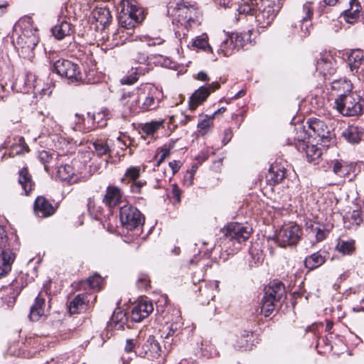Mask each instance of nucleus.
Returning a JSON list of instances; mask_svg holds the SVG:
<instances>
[{
	"label": "nucleus",
	"mask_w": 364,
	"mask_h": 364,
	"mask_svg": "<svg viewBox=\"0 0 364 364\" xmlns=\"http://www.w3.org/2000/svg\"><path fill=\"white\" fill-rule=\"evenodd\" d=\"M19 28L21 33H13L12 42L20 57L33 61L35 48L38 43V30L34 27L31 17L25 16L19 20L16 28Z\"/></svg>",
	"instance_id": "nucleus-1"
},
{
	"label": "nucleus",
	"mask_w": 364,
	"mask_h": 364,
	"mask_svg": "<svg viewBox=\"0 0 364 364\" xmlns=\"http://www.w3.org/2000/svg\"><path fill=\"white\" fill-rule=\"evenodd\" d=\"M53 70L60 77L66 78L69 83L95 84L97 82L94 77V70L86 73L85 77H83L79 65L68 60L59 59L56 60L53 65Z\"/></svg>",
	"instance_id": "nucleus-2"
},
{
	"label": "nucleus",
	"mask_w": 364,
	"mask_h": 364,
	"mask_svg": "<svg viewBox=\"0 0 364 364\" xmlns=\"http://www.w3.org/2000/svg\"><path fill=\"white\" fill-rule=\"evenodd\" d=\"M282 5L280 0H252V16L260 28H265L276 17Z\"/></svg>",
	"instance_id": "nucleus-3"
},
{
	"label": "nucleus",
	"mask_w": 364,
	"mask_h": 364,
	"mask_svg": "<svg viewBox=\"0 0 364 364\" xmlns=\"http://www.w3.org/2000/svg\"><path fill=\"white\" fill-rule=\"evenodd\" d=\"M118 9H120L118 16L119 26L133 33V29L144 18L141 8L138 6L135 0H120Z\"/></svg>",
	"instance_id": "nucleus-4"
},
{
	"label": "nucleus",
	"mask_w": 364,
	"mask_h": 364,
	"mask_svg": "<svg viewBox=\"0 0 364 364\" xmlns=\"http://www.w3.org/2000/svg\"><path fill=\"white\" fill-rule=\"evenodd\" d=\"M307 133L304 126L296 128L294 145L299 151L304 152L308 161L317 164L321 156V150L315 144L316 141L307 139Z\"/></svg>",
	"instance_id": "nucleus-5"
},
{
	"label": "nucleus",
	"mask_w": 364,
	"mask_h": 364,
	"mask_svg": "<svg viewBox=\"0 0 364 364\" xmlns=\"http://www.w3.org/2000/svg\"><path fill=\"white\" fill-rule=\"evenodd\" d=\"M334 103V107L344 116H357L363 112V107L360 96L351 91L339 94Z\"/></svg>",
	"instance_id": "nucleus-6"
},
{
	"label": "nucleus",
	"mask_w": 364,
	"mask_h": 364,
	"mask_svg": "<svg viewBox=\"0 0 364 364\" xmlns=\"http://www.w3.org/2000/svg\"><path fill=\"white\" fill-rule=\"evenodd\" d=\"M302 231L300 227L294 223L283 225L275 234L277 242L281 247L296 245L301 239Z\"/></svg>",
	"instance_id": "nucleus-7"
},
{
	"label": "nucleus",
	"mask_w": 364,
	"mask_h": 364,
	"mask_svg": "<svg viewBox=\"0 0 364 364\" xmlns=\"http://www.w3.org/2000/svg\"><path fill=\"white\" fill-rule=\"evenodd\" d=\"M119 219L122 225L129 230L142 225L144 222V217L140 211L130 204H126L120 208Z\"/></svg>",
	"instance_id": "nucleus-8"
},
{
	"label": "nucleus",
	"mask_w": 364,
	"mask_h": 364,
	"mask_svg": "<svg viewBox=\"0 0 364 364\" xmlns=\"http://www.w3.org/2000/svg\"><path fill=\"white\" fill-rule=\"evenodd\" d=\"M141 112L153 110L159 107L156 99L157 90L149 84H142L137 87Z\"/></svg>",
	"instance_id": "nucleus-9"
},
{
	"label": "nucleus",
	"mask_w": 364,
	"mask_h": 364,
	"mask_svg": "<svg viewBox=\"0 0 364 364\" xmlns=\"http://www.w3.org/2000/svg\"><path fill=\"white\" fill-rule=\"evenodd\" d=\"M307 139H312L316 143L326 142L330 137V130L326 123L318 119H310L308 122Z\"/></svg>",
	"instance_id": "nucleus-10"
},
{
	"label": "nucleus",
	"mask_w": 364,
	"mask_h": 364,
	"mask_svg": "<svg viewBox=\"0 0 364 364\" xmlns=\"http://www.w3.org/2000/svg\"><path fill=\"white\" fill-rule=\"evenodd\" d=\"M225 237L227 240L233 241V244L235 245V243L240 245L241 242L247 240L250 237V233L241 224L230 223L225 228Z\"/></svg>",
	"instance_id": "nucleus-11"
},
{
	"label": "nucleus",
	"mask_w": 364,
	"mask_h": 364,
	"mask_svg": "<svg viewBox=\"0 0 364 364\" xmlns=\"http://www.w3.org/2000/svg\"><path fill=\"white\" fill-rule=\"evenodd\" d=\"M313 15L312 6L311 2L305 3L302 8L297 11L296 16L300 25L299 35L301 37H306L310 33L311 27V18Z\"/></svg>",
	"instance_id": "nucleus-12"
},
{
	"label": "nucleus",
	"mask_w": 364,
	"mask_h": 364,
	"mask_svg": "<svg viewBox=\"0 0 364 364\" xmlns=\"http://www.w3.org/2000/svg\"><path fill=\"white\" fill-rule=\"evenodd\" d=\"M161 348L159 343L154 337L149 336L146 341L140 347L137 348L136 353L141 357H147L149 360H154L161 355Z\"/></svg>",
	"instance_id": "nucleus-13"
},
{
	"label": "nucleus",
	"mask_w": 364,
	"mask_h": 364,
	"mask_svg": "<svg viewBox=\"0 0 364 364\" xmlns=\"http://www.w3.org/2000/svg\"><path fill=\"white\" fill-rule=\"evenodd\" d=\"M337 68V63L329 52L321 53L316 63V70L325 77L333 75Z\"/></svg>",
	"instance_id": "nucleus-14"
},
{
	"label": "nucleus",
	"mask_w": 364,
	"mask_h": 364,
	"mask_svg": "<svg viewBox=\"0 0 364 364\" xmlns=\"http://www.w3.org/2000/svg\"><path fill=\"white\" fill-rule=\"evenodd\" d=\"M219 87L220 84L216 82L198 88L191 97L189 103L190 109L191 110L196 109L199 105L205 101L211 92L218 89Z\"/></svg>",
	"instance_id": "nucleus-15"
},
{
	"label": "nucleus",
	"mask_w": 364,
	"mask_h": 364,
	"mask_svg": "<svg viewBox=\"0 0 364 364\" xmlns=\"http://www.w3.org/2000/svg\"><path fill=\"white\" fill-rule=\"evenodd\" d=\"M102 115H105V114L96 113L90 114L87 113L86 116H84L76 113L75 115V127L74 129L82 132H90L95 128L96 118H100Z\"/></svg>",
	"instance_id": "nucleus-16"
},
{
	"label": "nucleus",
	"mask_w": 364,
	"mask_h": 364,
	"mask_svg": "<svg viewBox=\"0 0 364 364\" xmlns=\"http://www.w3.org/2000/svg\"><path fill=\"white\" fill-rule=\"evenodd\" d=\"M154 310L152 303L146 299H141L132 309L131 318L134 322H140L146 318Z\"/></svg>",
	"instance_id": "nucleus-17"
},
{
	"label": "nucleus",
	"mask_w": 364,
	"mask_h": 364,
	"mask_svg": "<svg viewBox=\"0 0 364 364\" xmlns=\"http://www.w3.org/2000/svg\"><path fill=\"white\" fill-rule=\"evenodd\" d=\"M34 213L38 218H47L53 215L56 208L43 196H38L33 205Z\"/></svg>",
	"instance_id": "nucleus-18"
},
{
	"label": "nucleus",
	"mask_w": 364,
	"mask_h": 364,
	"mask_svg": "<svg viewBox=\"0 0 364 364\" xmlns=\"http://www.w3.org/2000/svg\"><path fill=\"white\" fill-rule=\"evenodd\" d=\"M137 41V36L134 37L131 31H127L121 26L111 37L108 38V41H110L109 46L112 47L123 45L127 41Z\"/></svg>",
	"instance_id": "nucleus-19"
},
{
	"label": "nucleus",
	"mask_w": 364,
	"mask_h": 364,
	"mask_svg": "<svg viewBox=\"0 0 364 364\" xmlns=\"http://www.w3.org/2000/svg\"><path fill=\"white\" fill-rule=\"evenodd\" d=\"M123 104L126 114H135L141 112L137 89L132 93L124 95Z\"/></svg>",
	"instance_id": "nucleus-20"
},
{
	"label": "nucleus",
	"mask_w": 364,
	"mask_h": 364,
	"mask_svg": "<svg viewBox=\"0 0 364 364\" xmlns=\"http://www.w3.org/2000/svg\"><path fill=\"white\" fill-rule=\"evenodd\" d=\"M122 198V193L117 186H109L107 188L106 193L103 198V203L112 208L119 205Z\"/></svg>",
	"instance_id": "nucleus-21"
},
{
	"label": "nucleus",
	"mask_w": 364,
	"mask_h": 364,
	"mask_svg": "<svg viewBox=\"0 0 364 364\" xmlns=\"http://www.w3.org/2000/svg\"><path fill=\"white\" fill-rule=\"evenodd\" d=\"M43 291H41L36 298L34 304L31 306L30 310V319L33 321H38L45 315V297Z\"/></svg>",
	"instance_id": "nucleus-22"
},
{
	"label": "nucleus",
	"mask_w": 364,
	"mask_h": 364,
	"mask_svg": "<svg viewBox=\"0 0 364 364\" xmlns=\"http://www.w3.org/2000/svg\"><path fill=\"white\" fill-rule=\"evenodd\" d=\"M286 177V168L280 164L275 163L269 167L267 175V180L270 185H275L281 183Z\"/></svg>",
	"instance_id": "nucleus-23"
},
{
	"label": "nucleus",
	"mask_w": 364,
	"mask_h": 364,
	"mask_svg": "<svg viewBox=\"0 0 364 364\" xmlns=\"http://www.w3.org/2000/svg\"><path fill=\"white\" fill-rule=\"evenodd\" d=\"M16 259V253L12 250L0 252V278L5 277L11 269Z\"/></svg>",
	"instance_id": "nucleus-24"
},
{
	"label": "nucleus",
	"mask_w": 364,
	"mask_h": 364,
	"mask_svg": "<svg viewBox=\"0 0 364 364\" xmlns=\"http://www.w3.org/2000/svg\"><path fill=\"white\" fill-rule=\"evenodd\" d=\"M284 293V287L281 282L273 281L264 288L265 298L279 301Z\"/></svg>",
	"instance_id": "nucleus-25"
},
{
	"label": "nucleus",
	"mask_w": 364,
	"mask_h": 364,
	"mask_svg": "<svg viewBox=\"0 0 364 364\" xmlns=\"http://www.w3.org/2000/svg\"><path fill=\"white\" fill-rule=\"evenodd\" d=\"M221 41L218 53L223 56H230L235 51V46H234L233 36H230L226 33H221L218 36Z\"/></svg>",
	"instance_id": "nucleus-26"
},
{
	"label": "nucleus",
	"mask_w": 364,
	"mask_h": 364,
	"mask_svg": "<svg viewBox=\"0 0 364 364\" xmlns=\"http://www.w3.org/2000/svg\"><path fill=\"white\" fill-rule=\"evenodd\" d=\"M306 230L311 237H315L316 242H319L323 240L328 233V231L323 225L315 222L306 223Z\"/></svg>",
	"instance_id": "nucleus-27"
},
{
	"label": "nucleus",
	"mask_w": 364,
	"mask_h": 364,
	"mask_svg": "<svg viewBox=\"0 0 364 364\" xmlns=\"http://www.w3.org/2000/svg\"><path fill=\"white\" fill-rule=\"evenodd\" d=\"M363 60L364 54L362 50L355 49L350 51L348 57V61L350 70L353 74H358Z\"/></svg>",
	"instance_id": "nucleus-28"
},
{
	"label": "nucleus",
	"mask_w": 364,
	"mask_h": 364,
	"mask_svg": "<svg viewBox=\"0 0 364 364\" xmlns=\"http://www.w3.org/2000/svg\"><path fill=\"white\" fill-rule=\"evenodd\" d=\"M58 178L69 183H75L78 182L80 176L75 173L73 168L70 165H64L58 167Z\"/></svg>",
	"instance_id": "nucleus-29"
},
{
	"label": "nucleus",
	"mask_w": 364,
	"mask_h": 364,
	"mask_svg": "<svg viewBox=\"0 0 364 364\" xmlns=\"http://www.w3.org/2000/svg\"><path fill=\"white\" fill-rule=\"evenodd\" d=\"M87 296L81 294L77 295L73 301L70 303L68 309L71 314H80L85 311L87 306Z\"/></svg>",
	"instance_id": "nucleus-30"
},
{
	"label": "nucleus",
	"mask_w": 364,
	"mask_h": 364,
	"mask_svg": "<svg viewBox=\"0 0 364 364\" xmlns=\"http://www.w3.org/2000/svg\"><path fill=\"white\" fill-rule=\"evenodd\" d=\"M342 136L350 144L358 143L363 136L362 129L358 126L349 125L343 131Z\"/></svg>",
	"instance_id": "nucleus-31"
},
{
	"label": "nucleus",
	"mask_w": 364,
	"mask_h": 364,
	"mask_svg": "<svg viewBox=\"0 0 364 364\" xmlns=\"http://www.w3.org/2000/svg\"><path fill=\"white\" fill-rule=\"evenodd\" d=\"M146 73H147L146 66L133 67L131 68L129 74L120 80V82L123 85H133L139 80L140 75H144Z\"/></svg>",
	"instance_id": "nucleus-32"
},
{
	"label": "nucleus",
	"mask_w": 364,
	"mask_h": 364,
	"mask_svg": "<svg viewBox=\"0 0 364 364\" xmlns=\"http://www.w3.org/2000/svg\"><path fill=\"white\" fill-rule=\"evenodd\" d=\"M326 254L325 252H317L306 257L304 260L305 267L309 269H316L322 265L326 260Z\"/></svg>",
	"instance_id": "nucleus-33"
},
{
	"label": "nucleus",
	"mask_w": 364,
	"mask_h": 364,
	"mask_svg": "<svg viewBox=\"0 0 364 364\" xmlns=\"http://www.w3.org/2000/svg\"><path fill=\"white\" fill-rule=\"evenodd\" d=\"M92 17L103 28L109 23L112 18L109 10L105 7L96 8L92 12Z\"/></svg>",
	"instance_id": "nucleus-34"
},
{
	"label": "nucleus",
	"mask_w": 364,
	"mask_h": 364,
	"mask_svg": "<svg viewBox=\"0 0 364 364\" xmlns=\"http://www.w3.org/2000/svg\"><path fill=\"white\" fill-rule=\"evenodd\" d=\"M71 31V24L65 20L59 22L52 28L53 35L58 40L70 35Z\"/></svg>",
	"instance_id": "nucleus-35"
},
{
	"label": "nucleus",
	"mask_w": 364,
	"mask_h": 364,
	"mask_svg": "<svg viewBox=\"0 0 364 364\" xmlns=\"http://www.w3.org/2000/svg\"><path fill=\"white\" fill-rule=\"evenodd\" d=\"M362 9L360 4L358 0H351L350 1V8L345 11L344 17L349 23H353L358 17L359 13Z\"/></svg>",
	"instance_id": "nucleus-36"
},
{
	"label": "nucleus",
	"mask_w": 364,
	"mask_h": 364,
	"mask_svg": "<svg viewBox=\"0 0 364 364\" xmlns=\"http://www.w3.org/2000/svg\"><path fill=\"white\" fill-rule=\"evenodd\" d=\"M18 183L21 186L26 195H28L33 189V183L31 175L28 173V170L26 168H22L19 171Z\"/></svg>",
	"instance_id": "nucleus-37"
},
{
	"label": "nucleus",
	"mask_w": 364,
	"mask_h": 364,
	"mask_svg": "<svg viewBox=\"0 0 364 364\" xmlns=\"http://www.w3.org/2000/svg\"><path fill=\"white\" fill-rule=\"evenodd\" d=\"M28 146L25 143L23 137L19 136L16 139V141L11 146L9 156L13 157L23 154L24 152H28Z\"/></svg>",
	"instance_id": "nucleus-38"
},
{
	"label": "nucleus",
	"mask_w": 364,
	"mask_h": 364,
	"mask_svg": "<svg viewBox=\"0 0 364 364\" xmlns=\"http://www.w3.org/2000/svg\"><path fill=\"white\" fill-rule=\"evenodd\" d=\"M332 169L333 173L338 176L346 177L350 173L352 166L346 162L336 160L333 161Z\"/></svg>",
	"instance_id": "nucleus-39"
},
{
	"label": "nucleus",
	"mask_w": 364,
	"mask_h": 364,
	"mask_svg": "<svg viewBox=\"0 0 364 364\" xmlns=\"http://www.w3.org/2000/svg\"><path fill=\"white\" fill-rule=\"evenodd\" d=\"M336 250L344 255H351L355 250V241L353 240H340L336 247Z\"/></svg>",
	"instance_id": "nucleus-40"
},
{
	"label": "nucleus",
	"mask_w": 364,
	"mask_h": 364,
	"mask_svg": "<svg viewBox=\"0 0 364 364\" xmlns=\"http://www.w3.org/2000/svg\"><path fill=\"white\" fill-rule=\"evenodd\" d=\"M176 327L173 328V325L167 326L164 327V331L161 337L164 338V348L167 350L171 349V346L173 341V336L176 332Z\"/></svg>",
	"instance_id": "nucleus-41"
},
{
	"label": "nucleus",
	"mask_w": 364,
	"mask_h": 364,
	"mask_svg": "<svg viewBox=\"0 0 364 364\" xmlns=\"http://www.w3.org/2000/svg\"><path fill=\"white\" fill-rule=\"evenodd\" d=\"M192 46L207 52H213L211 46L208 44V36L202 34L191 41Z\"/></svg>",
	"instance_id": "nucleus-42"
},
{
	"label": "nucleus",
	"mask_w": 364,
	"mask_h": 364,
	"mask_svg": "<svg viewBox=\"0 0 364 364\" xmlns=\"http://www.w3.org/2000/svg\"><path fill=\"white\" fill-rule=\"evenodd\" d=\"M178 12V16L180 18L179 21H181V24H185L186 27L188 26H191V22L194 21L192 16V11L184 6L183 8H179Z\"/></svg>",
	"instance_id": "nucleus-43"
},
{
	"label": "nucleus",
	"mask_w": 364,
	"mask_h": 364,
	"mask_svg": "<svg viewBox=\"0 0 364 364\" xmlns=\"http://www.w3.org/2000/svg\"><path fill=\"white\" fill-rule=\"evenodd\" d=\"M163 120L159 121H151L147 122L142 126V131L147 135H153L159 129L163 127Z\"/></svg>",
	"instance_id": "nucleus-44"
},
{
	"label": "nucleus",
	"mask_w": 364,
	"mask_h": 364,
	"mask_svg": "<svg viewBox=\"0 0 364 364\" xmlns=\"http://www.w3.org/2000/svg\"><path fill=\"white\" fill-rule=\"evenodd\" d=\"M331 88L333 90H337L338 92H343V93H347L348 92L351 90L352 85L350 84V81H348L346 80H335L331 82Z\"/></svg>",
	"instance_id": "nucleus-45"
},
{
	"label": "nucleus",
	"mask_w": 364,
	"mask_h": 364,
	"mask_svg": "<svg viewBox=\"0 0 364 364\" xmlns=\"http://www.w3.org/2000/svg\"><path fill=\"white\" fill-rule=\"evenodd\" d=\"M215 287L216 291H219V281H214L210 282L208 284L205 286L203 289H200V291L202 296H204L208 301L213 300L215 297V294L213 291V288Z\"/></svg>",
	"instance_id": "nucleus-46"
},
{
	"label": "nucleus",
	"mask_w": 364,
	"mask_h": 364,
	"mask_svg": "<svg viewBox=\"0 0 364 364\" xmlns=\"http://www.w3.org/2000/svg\"><path fill=\"white\" fill-rule=\"evenodd\" d=\"M213 119L212 116L205 115L198 122V128L200 134L205 135L208 132L213 125Z\"/></svg>",
	"instance_id": "nucleus-47"
},
{
	"label": "nucleus",
	"mask_w": 364,
	"mask_h": 364,
	"mask_svg": "<svg viewBox=\"0 0 364 364\" xmlns=\"http://www.w3.org/2000/svg\"><path fill=\"white\" fill-rule=\"evenodd\" d=\"M277 302L275 300H272L269 298L263 296L262 300L261 311L264 316H269L275 309V303Z\"/></svg>",
	"instance_id": "nucleus-48"
},
{
	"label": "nucleus",
	"mask_w": 364,
	"mask_h": 364,
	"mask_svg": "<svg viewBox=\"0 0 364 364\" xmlns=\"http://www.w3.org/2000/svg\"><path fill=\"white\" fill-rule=\"evenodd\" d=\"M58 156L55 151L43 150L38 153V159L44 164V168L46 171H48V166L51 163L54 156Z\"/></svg>",
	"instance_id": "nucleus-49"
},
{
	"label": "nucleus",
	"mask_w": 364,
	"mask_h": 364,
	"mask_svg": "<svg viewBox=\"0 0 364 364\" xmlns=\"http://www.w3.org/2000/svg\"><path fill=\"white\" fill-rule=\"evenodd\" d=\"M140 176V168L136 166H131L127 169L122 181H135Z\"/></svg>",
	"instance_id": "nucleus-50"
},
{
	"label": "nucleus",
	"mask_w": 364,
	"mask_h": 364,
	"mask_svg": "<svg viewBox=\"0 0 364 364\" xmlns=\"http://www.w3.org/2000/svg\"><path fill=\"white\" fill-rule=\"evenodd\" d=\"M92 145L95 153L100 156L106 155L110 152V148L109 145L104 141L97 140L95 141Z\"/></svg>",
	"instance_id": "nucleus-51"
},
{
	"label": "nucleus",
	"mask_w": 364,
	"mask_h": 364,
	"mask_svg": "<svg viewBox=\"0 0 364 364\" xmlns=\"http://www.w3.org/2000/svg\"><path fill=\"white\" fill-rule=\"evenodd\" d=\"M102 283V278L98 274H95L93 276L87 279V284L91 289L100 290Z\"/></svg>",
	"instance_id": "nucleus-52"
},
{
	"label": "nucleus",
	"mask_w": 364,
	"mask_h": 364,
	"mask_svg": "<svg viewBox=\"0 0 364 364\" xmlns=\"http://www.w3.org/2000/svg\"><path fill=\"white\" fill-rule=\"evenodd\" d=\"M139 41L141 43H146L148 46L161 45L164 43V40L161 38H152L149 36L139 37Z\"/></svg>",
	"instance_id": "nucleus-53"
},
{
	"label": "nucleus",
	"mask_w": 364,
	"mask_h": 364,
	"mask_svg": "<svg viewBox=\"0 0 364 364\" xmlns=\"http://www.w3.org/2000/svg\"><path fill=\"white\" fill-rule=\"evenodd\" d=\"M248 338L249 334L248 332L246 331L241 333L240 336H237L235 344V348H242L247 347L249 341Z\"/></svg>",
	"instance_id": "nucleus-54"
},
{
	"label": "nucleus",
	"mask_w": 364,
	"mask_h": 364,
	"mask_svg": "<svg viewBox=\"0 0 364 364\" xmlns=\"http://www.w3.org/2000/svg\"><path fill=\"white\" fill-rule=\"evenodd\" d=\"M8 237L5 230L0 226V252L11 250L7 245Z\"/></svg>",
	"instance_id": "nucleus-55"
},
{
	"label": "nucleus",
	"mask_w": 364,
	"mask_h": 364,
	"mask_svg": "<svg viewBox=\"0 0 364 364\" xmlns=\"http://www.w3.org/2000/svg\"><path fill=\"white\" fill-rule=\"evenodd\" d=\"M25 83L28 88L37 89L39 85L36 75L31 73L27 74Z\"/></svg>",
	"instance_id": "nucleus-56"
},
{
	"label": "nucleus",
	"mask_w": 364,
	"mask_h": 364,
	"mask_svg": "<svg viewBox=\"0 0 364 364\" xmlns=\"http://www.w3.org/2000/svg\"><path fill=\"white\" fill-rule=\"evenodd\" d=\"M135 60L139 63L137 67L146 66L147 68V73L150 70V66L148 63V57L144 53H139Z\"/></svg>",
	"instance_id": "nucleus-57"
},
{
	"label": "nucleus",
	"mask_w": 364,
	"mask_h": 364,
	"mask_svg": "<svg viewBox=\"0 0 364 364\" xmlns=\"http://www.w3.org/2000/svg\"><path fill=\"white\" fill-rule=\"evenodd\" d=\"M159 151H160L161 155H160L159 159L156 160V162L155 164V166H158V167L165 160V159L168 157L171 154L170 150L165 147L160 149Z\"/></svg>",
	"instance_id": "nucleus-58"
},
{
	"label": "nucleus",
	"mask_w": 364,
	"mask_h": 364,
	"mask_svg": "<svg viewBox=\"0 0 364 364\" xmlns=\"http://www.w3.org/2000/svg\"><path fill=\"white\" fill-rule=\"evenodd\" d=\"M136 346L137 347L139 346V343H138V341L136 339H127L124 346V351L127 353H131Z\"/></svg>",
	"instance_id": "nucleus-59"
},
{
	"label": "nucleus",
	"mask_w": 364,
	"mask_h": 364,
	"mask_svg": "<svg viewBox=\"0 0 364 364\" xmlns=\"http://www.w3.org/2000/svg\"><path fill=\"white\" fill-rule=\"evenodd\" d=\"M171 196L177 203L181 202V190L176 184L171 186Z\"/></svg>",
	"instance_id": "nucleus-60"
},
{
	"label": "nucleus",
	"mask_w": 364,
	"mask_h": 364,
	"mask_svg": "<svg viewBox=\"0 0 364 364\" xmlns=\"http://www.w3.org/2000/svg\"><path fill=\"white\" fill-rule=\"evenodd\" d=\"M234 46H235V49L237 50L239 48H243L245 46V36L240 34H236V36L233 38Z\"/></svg>",
	"instance_id": "nucleus-61"
},
{
	"label": "nucleus",
	"mask_w": 364,
	"mask_h": 364,
	"mask_svg": "<svg viewBox=\"0 0 364 364\" xmlns=\"http://www.w3.org/2000/svg\"><path fill=\"white\" fill-rule=\"evenodd\" d=\"M117 141L119 142V146L123 149L127 148L130 144V139L125 135L119 136L117 137Z\"/></svg>",
	"instance_id": "nucleus-62"
},
{
	"label": "nucleus",
	"mask_w": 364,
	"mask_h": 364,
	"mask_svg": "<svg viewBox=\"0 0 364 364\" xmlns=\"http://www.w3.org/2000/svg\"><path fill=\"white\" fill-rule=\"evenodd\" d=\"M168 166L172 171V175H174L176 173H177L179 171V169L181 166V162L180 161L174 160V161L169 162Z\"/></svg>",
	"instance_id": "nucleus-63"
},
{
	"label": "nucleus",
	"mask_w": 364,
	"mask_h": 364,
	"mask_svg": "<svg viewBox=\"0 0 364 364\" xmlns=\"http://www.w3.org/2000/svg\"><path fill=\"white\" fill-rule=\"evenodd\" d=\"M194 175L193 173H189L188 171L183 176V183L187 186H191L193 183Z\"/></svg>",
	"instance_id": "nucleus-64"
}]
</instances>
